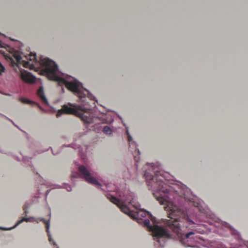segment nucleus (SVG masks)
<instances>
[{
  "label": "nucleus",
  "mask_w": 248,
  "mask_h": 248,
  "mask_svg": "<svg viewBox=\"0 0 248 248\" xmlns=\"http://www.w3.org/2000/svg\"><path fill=\"white\" fill-rule=\"evenodd\" d=\"M144 176L147 180L149 188L154 192L153 195L161 204L165 205V210L167 211L169 220H166V227L158 226L155 224V217L149 212L140 209V205L136 201L134 194L128 190L119 193V198L108 195L107 198L110 201L116 204L124 214L128 215L133 219L139 223H143L149 231L152 232L154 240L160 246H163L161 241L172 238L171 230L177 237L180 238V242L185 247H195V244L198 242L197 237H190L194 233L190 232L184 235L181 233V219L187 220L186 212L179 206L170 201L166 194L170 191V186L166 184L164 174L155 171L154 175L145 171Z\"/></svg>",
  "instance_id": "1"
},
{
  "label": "nucleus",
  "mask_w": 248,
  "mask_h": 248,
  "mask_svg": "<svg viewBox=\"0 0 248 248\" xmlns=\"http://www.w3.org/2000/svg\"><path fill=\"white\" fill-rule=\"evenodd\" d=\"M40 64L43 67V71L50 80L56 81L60 85H64L70 91L73 92L80 99L88 96L89 97V91L80 88V83L77 81H68L64 78L57 75L58 67L55 62L48 58L40 59Z\"/></svg>",
  "instance_id": "2"
},
{
  "label": "nucleus",
  "mask_w": 248,
  "mask_h": 248,
  "mask_svg": "<svg viewBox=\"0 0 248 248\" xmlns=\"http://www.w3.org/2000/svg\"><path fill=\"white\" fill-rule=\"evenodd\" d=\"M11 54L7 56V58L9 59L11 62L13 64L16 63V62L18 64H23L25 68H29L30 69H33L34 67V63L37 61L35 54L31 52L28 55H25L24 57L26 60H23L21 56V53L14 48H12L10 51Z\"/></svg>",
  "instance_id": "3"
},
{
  "label": "nucleus",
  "mask_w": 248,
  "mask_h": 248,
  "mask_svg": "<svg viewBox=\"0 0 248 248\" xmlns=\"http://www.w3.org/2000/svg\"><path fill=\"white\" fill-rule=\"evenodd\" d=\"M86 110L87 109H82L79 105L68 103V105H64L62 106V108L57 112L56 117L58 118L63 114H75L80 117L85 123L90 124L92 122V119L88 117L84 113L79 112L81 110L85 112Z\"/></svg>",
  "instance_id": "4"
},
{
  "label": "nucleus",
  "mask_w": 248,
  "mask_h": 248,
  "mask_svg": "<svg viewBox=\"0 0 248 248\" xmlns=\"http://www.w3.org/2000/svg\"><path fill=\"white\" fill-rule=\"evenodd\" d=\"M78 171L87 182L94 185L100 186V183L91 176V173L85 166H80L78 168Z\"/></svg>",
  "instance_id": "5"
},
{
  "label": "nucleus",
  "mask_w": 248,
  "mask_h": 248,
  "mask_svg": "<svg viewBox=\"0 0 248 248\" xmlns=\"http://www.w3.org/2000/svg\"><path fill=\"white\" fill-rule=\"evenodd\" d=\"M21 78L23 81L30 83H33L36 80L35 77L26 71L21 72Z\"/></svg>",
  "instance_id": "6"
},
{
  "label": "nucleus",
  "mask_w": 248,
  "mask_h": 248,
  "mask_svg": "<svg viewBox=\"0 0 248 248\" xmlns=\"http://www.w3.org/2000/svg\"><path fill=\"white\" fill-rule=\"evenodd\" d=\"M37 95L45 104H48V101L45 95L43 87H40L37 91Z\"/></svg>",
  "instance_id": "7"
},
{
  "label": "nucleus",
  "mask_w": 248,
  "mask_h": 248,
  "mask_svg": "<svg viewBox=\"0 0 248 248\" xmlns=\"http://www.w3.org/2000/svg\"><path fill=\"white\" fill-rule=\"evenodd\" d=\"M126 134L127 135V137H128V140L129 142V146L130 148H131V147L133 146V147L134 146H135V154H137L138 155H140V151L137 148V147L136 146V144L135 143V142L134 141H132V137H131V136L129 135V133L128 132V131L127 130L126 131Z\"/></svg>",
  "instance_id": "8"
},
{
  "label": "nucleus",
  "mask_w": 248,
  "mask_h": 248,
  "mask_svg": "<svg viewBox=\"0 0 248 248\" xmlns=\"http://www.w3.org/2000/svg\"><path fill=\"white\" fill-rule=\"evenodd\" d=\"M39 221H43L44 223V224L46 225V231L47 233L48 240L50 242H51L52 240H51V238L50 235L49 234V220L46 221V220H45L44 218H39Z\"/></svg>",
  "instance_id": "9"
},
{
  "label": "nucleus",
  "mask_w": 248,
  "mask_h": 248,
  "mask_svg": "<svg viewBox=\"0 0 248 248\" xmlns=\"http://www.w3.org/2000/svg\"><path fill=\"white\" fill-rule=\"evenodd\" d=\"M23 221H26V222L36 221V222L38 223V220H37V219H36L33 217H31L30 218L23 217L21 220L18 221V222L15 225V227L18 225L19 224H20Z\"/></svg>",
  "instance_id": "10"
},
{
  "label": "nucleus",
  "mask_w": 248,
  "mask_h": 248,
  "mask_svg": "<svg viewBox=\"0 0 248 248\" xmlns=\"http://www.w3.org/2000/svg\"><path fill=\"white\" fill-rule=\"evenodd\" d=\"M103 131L106 134L110 135L112 133V130L108 126H105L103 128Z\"/></svg>",
  "instance_id": "11"
},
{
  "label": "nucleus",
  "mask_w": 248,
  "mask_h": 248,
  "mask_svg": "<svg viewBox=\"0 0 248 248\" xmlns=\"http://www.w3.org/2000/svg\"><path fill=\"white\" fill-rule=\"evenodd\" d=\"M21 101L22 103L29 104L31 101L27 98H21Z\"/></svg>",
  "instance_id": "12"
},
{
  "label": "nucleus",
  "mask_w": 248,
  "mask_h": 248,
  "mask_svg": "<svg viewBox=\"0 0 248 248\" xmlns=\"http://www.w3.org/2000/svg\"><path fill=\"white\" fill-rule=\"evenodd\" d=\"M0 47H3V46L2 45V43L0 41ZM4 69V67L2 66L1 63L0 62V70L1 71H3Z\"/></svg>",
  "instance_id": "13"
},
{
  "label": "nucleus",
  "mask_w": 248,
  "mask_h": 248,
  "mask_svg": "<svg viewBox=\"0 0 248 248\" xmlns=\"http://www.w3.org/2000/svg\"><path fill=\"white\" fill-rule=\"evenodd\" d=\"M27 209L28 206H27L26 205H24L23 207V209L24 211L25 214H27L28 213Z\"/></svg>",
  "instance_id": "14"
},
{
  "label": "nucleus",
  "mask_w": 248,
  "mask_h": 248,
  "mask_svg": "<svg viewBox=\"0 0 248 248\" xmlns=\"http://www.w3.org/2000/svg\"><path fill=\"white\" fill-rule=\"evenodd\" d=\"M134 158H135V160L136 162H138V160H139V157H137L136 155H134Z\"/></svg>",
  "instance_id": "15"
},
{
  "label": "nucleus",
  "mask_w": 248,
  "mask_h": 248,
  "mask_svg": "<svg viewBox=\"0 0 248 248\" xmlns=\"http://www.w3.org/2000/svg\"><path fill=\"white\" fill-rule=\"evenodd\" d=\"M67 188V190H68V191H71V190H72V188H71V187L70 186H68V187Z\"/></svg>",
  "instance_id": "16"
},
{
  "label": "nucleus",
  "mask_w": 248,
  "mask_h": 248,
  "mask_svg": "<svg viewBox=\"0 0 248 248\" xmlns=\"http://www.w3.org/2000/svg\"><path fill=\"white\" fill-rule=\"evenodd\" d=\"M52 243H53V244L54 245H56V244L55 242L54 241H52Z\"/></svg>",
  "instance_id": "17"
},
{
  "label": "nucleus",
  "mask_w": 248,
  "mask_h": 248,
  "mask_svg": "<svg viewBox=\"0 0 248 248\" xmlns=\"http://www.w3.org/2000/svg\"><path fill=\"white\" fill-rule=\"evenodd\" d=\"M10 229H3V230H9Z\"/></svg>",
  "instance_id": "18"
},
{
  "label": "nucleus",
  "mask_w": 248,
  "mask_h": 248,
  "mask_svg": "<svg viewBox=\"0 0 248 248\" xmlns=\"http://www.w3.org/2000/svg\"><path fill=\"white\" fill-rule=\"evenodd\" d=\"M152 167L153 168V166H152ZM154 168H153V170H154Z\"/></svg>",
  "instance_id": "19"
}]
</instances>
